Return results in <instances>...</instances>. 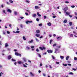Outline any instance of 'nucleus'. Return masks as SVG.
Returning a JSON list of instances; mask_svg holds the SVG:
<instances>
[{"instance_id":"obj_1","label":"nucleus","mask_w":77,"mask_h":77,"mask_svg":"<svg viewBox=\"0 0 77 77\" xmlns=\"http://www.w3.org/2000/svg\"><path fill=\"white\" fill-rule=\"evenodd\" d=\"M64 12L66 13V14L67 15H70V13L69 12H66V11H67L66 10L65 8H64L63 9Z\"/></svg>"},{"instance_id":"obj_2","label":"nucleus","mask_w":77,"mask_h":77,"mask_svg":"<svg viewBox=\"0 0 77 77\" xmlns=\"http://www.w3.org/2000/svg\"><path fill=\"white\" fill-rule=\"evenodd\" d=\"M39 49H40L41 50H45V49H46V48H45V47H39Z\"/></svg>"},{"instance_id":"obj_3","label":"nucleus","mask_w":77,"mask_h":77,"mask_svg":"<svg viewBox=\"0 0 77 77\" xmlns=\"http://www.w3.org/2000/svg\"><path fill=\"white\" fill-rule=\"evenodd\" d=\"M47 51L48 53H53V51L51 50H47Z\"/></svg>"},{"instance_id":"obj_4","label":"nucleus","mask_w":77,"mask_h":77,"mask_svg":"<svg viewBox=\"0 0 77 77\" xmlns=\"http://www.w3.org/2000/svg\"><path fill=\"white\" fill-rule=\"evenodd\" d=\"M7 11L8 12H10V13H11L12 12V11L10 9H8L7 10Z\"/></svg>"},{"instance_id":"obj_5","label":"nucleus","mask_w":77,"mask_h":77,"mask_svg":"<svg viewBox=\"0 0 77 77\" xmlns=\"http://www.w3.org/2000/svg\"><path fill=\"white\" fill-rule=\"evenodd\" d=\"M11 58H12V57H11V55L8 56V60H10V59H11Z\"/></svg>"},{"instance_id":"obj_6","label":"nucleus","mask_w":77,"mask_h":77,"mask_svg":"<svg viewBox=\"0 0 77 77\" xmlns=\"http://www.w3.org/2000/svg\"><path fill=\"white\" fill-rule=\"evenodd\" d=\"M57 41H59V40H60L61 39H62V37H58L57 38Z\"/></svg>"},{"instance_id":"obj_7","label":"nucleus","mask_w":77,"mask_h":77,"mask_svg":"<svg viewBox=\"0 0 77 77\" xmlns=\"http://www.w3.org/2000/svg\"><path fill=\"white\" fill-rule=\"evenodd\" d=\"M36 32L37 33H40V30H36Z\"/></svg>"},{"instance_id":"obj_8","label":"nucleus","mask_w":77,"mask_h":77,"mask_svg":"<svg viewBox=\"0 0 77 77\" xmlns=\"http://www.w3.org/2000/svg\"><path fill=\"white\" fill-rule=\"evenodd\" d=\"M47 24L49 26H51V23L50 22L48 23Z\"/></svg>"},{"instance_id":"obj_9","label":"nucleus","mask_w":77,"mask_h":77,"mask_svg":"<svg viewBox=\"0 0 77 77\" xmlns=\"http://www.w3.org/2000/svg\"><path fill=\"white\" fill-rule=\"evenodd\" d=\"M17 63L20 65V64H21V63H22L21 61H18Z\"/></svg>"},{"instance_id":"obj_10","label":"nucleus","mask_w":77,"mask_h":77,"mask_svg":"<svg viewBox=\"0 0 77 77\" xmlns=\"http://www.w3.org/2000/svg\"><path fill=\"white\" fill-rule=\"evenodd\" d=\"M35 9H39L40 8L38 6H35Z\"/></svg>"},{"instance_id":"obj_11","label":"nucleus","mask_w":77,"mask_h":77,"mask_svg":"<svg viewBox=\"0 0 77 77\" xmlns=\"http://www.w3.org/2000/svg\"><path fill=\"white\" fill-rule=\"evenodd\" d=\"M39 36H40V34H35V36H37V37H39Z\"/></svg>"},{"instance_id":"obj_12","label":"nucleus","mask_w":77,"mask_h":77,"mask_svg":"<svg viewBox=\"0 0 77 77\" xmlns=\"http://www.w3.org/2000/svg\"><path fill=\"white\" fill-rule=\"evenodd\" d=\"M15 55H16V56H19V54L17 52H15Z\"/></svg>"},{"instance_id":"obj_13","label":"nucleus","mask_w":77,"mask_h":77,"mask_svg":"<svg viewBox=\"0 0 77 77\" xmlns=\"http://www.w3.org/2000/svg\"><path fill=\"white\" fill-rule=\"evenodd\" d=\"M67 20H65L63 21V23H67Z\"/></svg>"},{"instance_id":"obj_14","label":"nucleus","mask_w":77,"mask_h":77,"mask_svg":"<svg viewBox=\"0 0 77 77\" xmlns=\"http://www.w3.org/2000/svg\"><path fill=\"white\" fill-rule=\"evenodd\" d=\"M30 74L32 76H34V75L33 74L32 72H30Z\"/></svg>"},{"instance_id":"obj_15","label":"nucleus","mask_w":77,"mask_h":77,"mask_svg":"<svg viewBox=\"0 0 77 77\" xmlns=\"http://www.w3.org/2000/svg\"><path fill=\"white\" fill-rule=\"evenodd\" d=\"M36 16V14H32L33 17H35Z\"/></svg>"},{"instance_id":"obj_16","label":"nucleus","mask_w":77,"mask_h":77,"mask_svg":"<svg viewBox=\"0 0 77 77\" xmlns=\"http://www.w3.org/2000/svg\"><path fill=\"white\" fill-rule=\"evenodd\" d=\"M60 57L61 59H63V58H64V57H63V56H60Z\"/></svg>"},{"instance_id":"obj_17","label":"nucleus","mask_w":77,"mask_h":77,"mask_svg":"<svg viewBox=\"0 0 77 77\" xmlns=\"http://www.w3.org/2000/svg\"><path fill=\"white\" fill-rule=\"evenodd\" d=\"M5 47H8L9 46L8 45V43H5Z\"/></svg>"},{"instance_id":"obj_18","label":"nucleus","mask_w":77,"mask_h":77,"mask_svg":"<svg viewBox=\"0 0 77 77\" xmlns=\"http://www.w3.org/2000/svg\"><path fill=\"white\" fill-rule=\"evenodd\" d=\"M23 60H24V62H27V61L26 60V58H23Z\"/></svg>"},{"instance_id":"obj_19","label":"nucleus","mask_w":77,"mask_h":77,"mask_svg":"<svg viewBox=\"0 0 77 77\" xmlns=\"http://www.w3.org/2000/svg\"><path fill=\"white\" fill-rule=\"evenodd\" d=\"M37 14L38 15V16H39V17H41V14H39V12H37Z\"/></svg>"},{"instance_id":"obj_20","label":"nucleus","mask_w":77,"mask_h":77,"mask_svg":"<svg viewBox=\"0 0 77 77\" xmlns=\"http://www.w3.org/2000/svg\"><path fill=\"white\" fill-rule=\"evenodd\" d=\"M33 40H31V41H29V43H32V42H33Z\"/></svg>"},{"instance_id":"obj_21","label":"nucleus","mask_w":77,"mask_h":77,"mask_svg":"<svg viewBox=\"0 0 77 77\" xmlns=\"http://www.w3.org/2000/svg\"><path fill=\"white\" fill-rule=\"evenodd\" d=\"M23 39L25 41H26V37H25V36H23Z\"/></svg>"},{"instance_id":"obj_22","label":"nucleus","mask_w":77,"mask_h":77,"mask_svg":"<svg viewBox=\"0 0 77 77\" xmlns=\"http://www.w3.org/2000/svg\"><path fill=\"white\" fill-rule=\"evenodd\" d=\"M53 42V40L51 39L50 41V44H51V42Z\"/></svg>"},{"instance_id":"obj_23","label":"nucleus","mask_w":77,"mask_h":77,"mask_svg":"<svg viewBox=\"0 0 77 77\" xmlns=\"http://www.w3.org/2000/svg\"><path fill=\"white\" fill-rule=\"evenodd\" d=\"M68 59H69V56H67L66 57V60H68Z\"/></svg>"},{"instance_id":"obj_24","label":"nucleus","mask_w":77,"mask_h":77,"mask_svg":"<svg viewBox=\"0 0 77 77\" xmlns=\"http://www.w3.org/2000/svg\"><path fill=\"white\" fill-rule=\"evenodd\" d=\"M64 8L67 11L68 10V7H65Z\"/></svg>"},{"instance_id":"obj_25","label":"nucleus","mask_w":77,"mask_h":77,"mask_svg":"<svg viewBox=\"0 0 77 77\" xmlns=\"http://www.w3.org/2000/svg\"><path fill=\"white\" fill-rule=\"evenodd\" d=\"M56 45H57V44H54L53 45V47H55V46H56Z\"/></svg>"},{"instance_id":"obj_26","label":"nucleus","mask_w":77,"mask_h":77,"mask_svg":"<svg viewBox=\"0 0 77 77\" xmlns=\"http://www.w3.org/2000/svg\"><path fill=\"white\" fill-rule=\"evenodd\" d=\"M26 48L28 50H30V47H29L28 46H27L26 47Z\"/></svg>"},{"instance_id":"obj_27","label":"nucleus","mask_w":77,"mask_h":77,"mask_svg":"<svg viewBox=\"0 0 77 77\" xmlns=\"http://www.w3.org/2000/svg\"><path fill=\"white\" fill-rule=\"evenodd\" d=\"M69 24L70 26H72V22H70L69 23Z\"/></svg>"},{"instance_id":"obj_28","label":"nucleus","mask_w":77,"mask_h":77,"mask_svg":"<svg viewBox=\"0 0 77 77\" xmlns=\"http://www.w3.org/2000/svg\"><path fill=\"white\" fill-rule=\"evenodd\" d=\"M9 2L11 3H13V1L11 0H9Z\"/></svg>"},{"instance_id":"obj_29","label":"nucleus","mask_w":77,"mask_h":77,"mask_svg":"<svg viewBox=\"0 0 77 77\" xmlns=\"http://www.w3.org/2000/svg\"><path fill=\"white\" fill-rule=\"evenodd\" d=\"M19 32H20V31H16V32H15V33H18Z\"/></svg>"},{"instance_id":"obj_30","label":"nucleus","mask_w":77,"mask_h":77,"mask_svg":"<svg viewBox=\"0 0 77 77\" xmlns=\"http://www.w3.org/2000/svg\"><path fill=\"white\" fill-rule=\"evenodd\" d=\"M70 37H74V35H73V34H70Z\"/></svg>"},{"instance_id":"obj_31","label":"nucleus","mask_w":77,"mask_h":77,"mask_svg":"<svg viewBox=\"0 0 77 77\" xmlns=\"http://www.w3.org/2000/svg\"><path fill=\"white\" fill-rule=\"evenodd\" d=\"M38 54V56L39 57H41V55L39 54Z\"/></svg>"},{"instance_id":"obj_32","label":"nucleus","mask_w":77,"mask_h":77,"mask_svg":"<svg viewBox=\"0 0 77 77\" xmlns=\"http://www.w3.org/2000/svg\"><path fill=\"white\" fill-rule=\"evenodd\" d=\"M23 66H24V67H25V68L27 67V66H26V65H25V64H23Z\"/></svg>"},{"instance_id":"obj_33","label":"nucleus","mask_w":77,"mask_h":77,"mask_svg":"<svg viewBox=\"0 0 77 77\" xmlns=\"http://www.w3.org/2000/svg\"><path fill=\"white\" fill-rule=\"evenodd\" d=\"M14 14H15V15H17V12H16V11H15L14 12Z\"/></svg>"},{"instance_id":"obj_34","label":"nucleus","mask_w":77,"mask_h":77,"mask_svg":"<svg viewBox=\"0 0 77 77\" xmlns=\"http://www.w3.org/2000/svg\"><path fill=\"white\" fill-rule=\"evenodd\" d=\"M36 51H37V52H39V49H38V48H37L36 49Z\"/></svg>"},{"instance_id":"obj_35","label":"nucleus","mask_w":77,"mask_h":77,"mask_svg":"<svg viewBox=\"0 0 77 77\" xmlns=\"http://www.w3.org/2000/svg\"><path fill=\"white\" fill-rule=\"evenodd\" d=\"M69 74H71L72 75H74V73H72V72H70L69 73Z\"/></svg>"},{"instance_id":"obj_36","label":"nucleus","mask_w":77,"mask_h":77,"mask_svg":"<svg viewBox=\"0 0 77 77\" xmlns=\"http://www.w3.org/2000/svg\"><path fill=\"white\" fill-rule=\"evenodd\" d=\"M26 3H29V2H30V1H29L26 0Z\"/></svg>"},{"instance_id":"obj_37","label":"nucleus","mask_w":77,"mask_h":77,"mask_svg":"<svg viewBox=\"0 0 77 77\" xmlns=\"http://www.w3.org/2000/svg\"><path fill=\"white\" fill-rule=\"evenodd\" d=\"M12 61H13V62H15L16 61V60H15L14 59H12Z\"/></svg>"},{"instance_id":"obj_38","label":"nucleus","mask_w":77,"mask_h":77,"mask_svg":"<svg viewBox=\"0 0 77 77\" xmlns=\"http://www.w3.org/2000/svg\"><path fill=\"white\" fill-rule=\"evenodd\" d=\"M74 60H77V58L76 57H75L74 58Z\"/></svg>"},{"instance_id":"obj_39","label":"nucleus","mask_w":77,"mask_h":77,"mask_svg":"<svg viewBox=\"0 0 77 77\" xmlns=\"http://www.w3.org/2000/svg\"><path fill=\"white\" fill-rule=\"evenodd\" d=\"M71 7L72 8H75V6L74 5H72V6H71Z\"/></svg>"},{"instance_id":"obj_40","label":"nucleus","mask_w":77,"mask_h":77,"mask_svg":"<svg viewBox=\"0 0 77 77\" xmlns=\"http://www.w3.org/2000/svg\"><path fill=\"white\" fill-rule=\"evenodd\" d=\"M35 40L37 42H39V40H38V39L37 38H35Z\"/></svg>"},{"instance_id":"obj_41","label":"nucleus","mask_w":77,"mask_h":77,"mask_svg":"<svg viewBox=\"0 0 77 77\" xmlns=\"http://www.w3.org/2000/svg\"><path fill=\"white\" fill-rule=\"evenodd\" d=\"M42 26V23H40L39 24V26Z\"/></svg>"},{"instance_id":"obj_42","label":"nucleus","mask_w":77,"mask_h":77,"mask_svg":"<svg viewBox=\"0 0 77 77\" xmlns=\"http://www.w3.org/2000/svg\"><path fill=\"white\" fill-rule=\"evenodd\" d=\"M56 17V16L54 15L53 16V18H55Z\"/></svg>"},{"instance_id":"obj_43","label":"nucleus","mask_w":77,"mask_h":77,"mask_svg":"<svg viewBox=\"0 0 77 77\" xmlns=\"http://www.w3.org/2000/svg\"><path fill=\"white\" fill-rule=\"evenodd\" d=\"M36 21H39V19L38 18H37L36 19Z\"/></svg>"},{"instance_id":"obj_44","label":"nucleus","mask_w":77,"mask_h":77,"mask_svg":"<svg viewBox=\"0 0 77 77\" xmlns=\"http://www.w3.org/2000/svg\"><path fill=\"white\" fill-rule=\"evenodd\" d=\"M63 66H66L67 65V64H63Z\"/></svg>"},{"instance_id":"obj_45","label":"nucleus","mask_w":77,"mask_h":77,"mask_svg":"<svg viewBox=\"0 0 77 77\" xmlns=\"http://www.w3.org/2000/svg\"><path fill=\"white\" fill-rule=\"evenodd\" d=\"M20 18L21 19H23V18H24V17H20Z\"/></svg>"},{"instance_id":"obj_46","label":"nucleus","mask_w":77,"mask_h":77,"mask_svg":"<svg viewBox=\"0 0 77 77\" xmlns=\"http://www.w3.org/2000/svg\"><path fill=\"white\" fill-rule=\"evenodd\" d=\"M56 63H57V64L58 65H59V62H56Z\"/></svg>"},{"instance_id":"obj_47","label":"nucleus","mask_w":77,"mask_h":77,"mask_svg":"<svg viewBox=\"0 0 77 77\" xmlns=\"http://www.w3.org/2000/svg\"><path fill=\"white\" fill-rule=\"evenodd\" d=\"M73 33H75V35H77V33H76V32L74 31L73 32Z\"/></svg>"},{"instance_id":"obj_48","label":"nucleus","mask_w":77,"mask_h":77,"mask_svg":"<svg viewBox=\"0 0 77 77\" xmlns=\"http://www.w3.org/2000/svg\"><path fill=\"white\" fill-rule=\"evenodd\" d=\"M52 58H53V59H55V58L54 57V56H52Z\"/></svg>"},{"instance_id":"obj_49","label":"nucleus","mask_w":77,"mask_h":77,"mask_svg":"<svg viewBox=\"0 0 77 77\" xmlns=\"http://www.w3.org/2000/svg\"><path fill=\"white\" fill-rule=\"evenodd\" d=\"M44 19H46V18H47V17H46V16H44Z\"/></svg>"},{"instance_id":"obj_50","label":"nucleus","mask_w":77,"mask_h":77,"mask_svg":"<svg viewBox=\"0 0 77 77\" xmlns=\"http://www.w3.org/2000/svg\"><path fill=\"white\" fill-rule=\"evenodd\" d=\"M65 3H69V2L68 1H66L65 2Z\"/></svg>"},{"instance_id":"obj_51","label":"nucleus","mask_w":77,"mask_h":77,"mask_svg":"<svg viewBox=\"0 0 77 77\" xmlns=\"http://www.w3.org/2000/svg\"><path fill=\"white\" fill-rule=\"evenodd\" d=\"M68 65H69V66H71V64H69H69H68Z\"/></svg>"},{"instance_id":"obj_52","label":"nucleus","mask_w":77,"mask_h":77,"mask_svg":"<svg viewBox=\"0 0 77 77\" xmlns=\"http://www.w3.org/2000/svg\"><path fill=\"white\" fill-rule=\"evenodd\" d=\"M69 16L70 17V18H72V15H69Z\"/></svg>"},{"instance_id":"obj_53","label":"nucleus","mask_w":77,"mask_h":77,"mask_svg":"<svg viewBox=\"0 0 77 77\" xmlns=\"http://www.w3.org/2000/svg\"><path fill=\"white\" fill-rule=\"evenodd\" d=\"M3 12L4 13H5V14H6V13L5 12V10H3Z\"/></svg>"},{"instance_id":"obj_54","label":"nucleus","mask_w":77,"mask_h":77,"mask_svg":"<svg viewBox=\"0 0 77 77\" xmlns=\"http://www.w3.org/2000/svg\"><path fill=\"white\" fill-rule=\"evenodd\" d=\"M7 33L8 34H9V33H10V32H9V31H7Z\"/></svg>"},{"instance_id":"obj_55","label":"nucleus","mask_w":77,"mask_h":77,"mask_svg":"<svg viewBox=\"0 0 77 77\" xmlns=\"http://www.w3.org/2000/svg\"><path fill=\"white\" fill-rule=\"evenodd\" d=\"M17 30H19V28H18V27L17 26Z\"/></svg>"},{"instance_id":"obj_56","label":"nucleus","mask_w":77,"mask_h":77,"mask_svg":"<svg viewBox=\"0 0 77 77\" xmlns=\"http://www.w3.org/2000/svg\"><path fill=\"white\" fill-rule=\"evenodd\" d=\"M72 69H73V70H74V71H76V69H75L72 68Z\"/></svg>"},{"instance_id":"obj_57","label":"nucleus","mask_w":77,"mask_h":77,"mask_svg":"<svg viewBox=\"0 0 77 77\" xmlns=\"http://www.w3.org/2000/svg\"><path fill=\"white\" fill-rule=\"evenodd\" d=\"M34 47H34V46H32L31 47V48H34Z\"/></svg>"},{"instance_id":"obj_58","label":"nucleus","mask_w":77,"mask_h":77,"mask_svg":"<svg viewBox=\"0 0 77 77\" xmlns=\"http://www.w3.org/2000/svg\"><path fill=\"white\" fill-rule=\"evenodd\" d=\"M55 51H58V49L57 48H56L55 49Z\"/></svg>"},{"instance_id":"obj_59","label":"nucleus","mask_w":77,"mask_h":77,"mask_svg":"<svg viewBox=\"0 0 77 77\" xmlns=\"http://www.w3.org/2000/svg\"><path fill=\"white\" fill-rule=\"evenodd\" d=\"M28 61L29 62V63H31V61L30 60H28Z\"/></svg>"},{"instance_id":"obj_60","label":"nucleus","mask_w":77,"mask_h":77,"mask_svg":"<svg viewBox=\"0 0 77 77\" xmlns=\"http://www.w3.org/2000/svg\"><path fill=\"white\" fill-rule=\"evenodd\" d=\"M29 23V21H27L26 22V24H28V23Z\"/></svg>"},{"instance_id":"obj_61","label":"nucleus","mask_w":77,"mask_h":77,"mask_svg":"<svg viewBox=\"0 0 77 77\" xmlns=\"http://www.w3.org/2000/svg\"><path fill=\"white\" fill-rule=\"evenodd\" d=\"M43 76H45L46 75H45V73H43Z\"/></svg>"},{"instance_id":"obj_62","label":"nucleus","mask_w":77,"mask_h":77,"mask_svg":"<svg viewBox=\"0 0 77 77\" xmlns=\"http://www.w3.org/2000/svg\"><path fill=\"white\" fill-rule=\"evenodd\" d=\"M25 14L26 15H28V13H26Z\"/></svg>"},{"instance_id":"obj_63","label":"nucleus","mask_w":77,"mask_h":77,"mask_svg":"<svg viewBox=\"0 0 77 77\" xmlns=\"http://www.w3.org/2000/svg\"><path fill=\"white\" fill-rule=\"evenodd\" d=\"M9 27H11V26H12V25L10 24H9Z\"/></svg>"},{"instance_id":"obj_64","label":"nucleus","mask_w":77,"mask_h":77,"mask_svg":"<svg viewBox=\"0 0 77 77\" xmlns=\"http://www.w3.org/2000/svg\"><path fill=\"white\" fill-rule=\"evenodd\" d=\"M49 36L50 37H51V34H49Z\"/></svg>"}]
</instances>
